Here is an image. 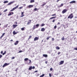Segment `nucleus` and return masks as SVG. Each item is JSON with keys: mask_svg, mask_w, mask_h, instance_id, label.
I'll return each instance as SVG.
<instances>
[{"mask_svg": "<svg viewBox=\"0 0 77 77\" xmlns=\"http://www.w3.org/2000/svg\"><path fill=\"white\" fill-rule=\"evenodd\" d=\"M38 10H39V8L37 9L36 8H35L34 9V11H38Z\"/></svg>", "mask_w": 77, "mask_h": 77, "instance_id": "19", "label": "nucleus"}, {"mask_svg": "<svg viewBox=\"0 0 77 77\" xmlns=\"http://www.w3.org/2000/svg\"><path fill=\"white\" fill-rule=\"evenodd\" d=\"M60 0H57V2H59V1H60Z\"/></svg>", "mask_w": 77, "mask_h": 77, "instance_id": "57", "label": "nucleus"}, {"mask_svg": "<svg viewBox=\"0 0 77 77\" xmlns=\"http://www.w3.org/2000/svg\"><path fill=\"white\" fill-rule=\"evenodd\" d=\"M14 14V12H10L9 13V14H8V16H10L11 15H13Z\"/></svg>", "mask_w": 77, "mask_h": 77, "instance_id": "9", "label": "nucleus"}, {"mask_svg": "<svg viewBox=\"0 0 77 77\" xmlns=\"http://www.w3.org/2000/svg\"><path fill=\"white\" fill-rule=\"evenodd\" d=\"M56 14H54L51 15L52 16H56Z\"/></svg>", "mask_w": 77, "mask_h": 77, "instance_id": "45", "label": "nucleus"}, {"mask_svg": "<svg viewBox=\"0 0 77 77\" xmlns=\"http://www.w3.org/2000/svg\"><path fill=\"white\" fill-rule=\"evenodd\" d=\"M50 71H52V70H53V69H52V68H51L50 69Z\"/></svg>", "mask_w": 77, "mask_h": 77, "instance_id": "52", "label": "nucleus"}, {"mask_svg": "<svg viewBox=\"0 0 77 77\" xmlns=\"http://www.w3.org/2000/svg\"><path fill=\"white\" fill-rule=\"evenodd\" d=\"M43 56L45 57H47L48 55L47 54H43Z\"/></svg>", "mask_w": 77, "mask_h": 77, "instance_id": "15", "label": "nucleus"}, {"mask_svg": "<svg viewBox=\"0 0 77 77\" xmlns=\"http://www.w3.org/2000/svg\"><path fill=\"white\" fill-rule=\"evenodd\" d=\"M33 5H30L28 6L29 8H33Z\"/></svg>", "mask_w": 77, "mask_h": 77, "instance_id": "10", "label": "nucleus"}, {"mask_svg": "<svg viewBox=\"0 0 77 77\" xmlns=\"http://www.w3.org/2000/svg\"><path fill=\"white\" fill-rule=\"evenodd\" d=\"M49 76H50V77H51V74L49 73Z\"/></svg>", "mask_w": 77, "mask_h": 77, "instance_id": "48", "label": "nucleus"}, {"mask_svg": "<svg viewBox=\"0 0 77 77\" xmlns=\"http://www.w3.org/2000/svg\"><path fill=\"white\" fill-rule=\"evenodd\" d=\"M31 22H32L31 20H29L28 21V23H27V25H29L31 23Z\"/></svg>", "mask_w": 77, "mask_h": 77, "instance_id": "7", "label": "nucleus"}, {"mask_svg": "<svg viewBox=\"0 0 77 77\" xmlns=\"http://www.w3.org/2000/svg\"><path fill=\"white\" fill-rule=\"evenodd\" d=\"M23 51H21V50L20 51L18 52V53H21V52H23Z\"/></svg>", "mask_w": 77, "mask_h": 77, "instance_id": "35", "label": "nucleus"}, {"mask_svg": "<svg viewBox=\"0 0 77 77\" xmlns=\"http://www.w3.org/2000/svg\"><path fill=\"white\" fill-rule=\"evenodd\" d=\"M39 39V37H35L34 38V41H38Z\"/></svg>", "mask_w": 77, "mask_h": 77, "instance_id": "6", "label": "nucleus"}, {"mask_svg": "<svg viewBox=\"0 0 77 77\" xmlns=\"http://www.w3.org/2000/svg\"><path fill=\"white\" fill-rule=\"evenodd\" d=\"M9 64H10V63H5L3 66L2 67H5V66H7V65H9Z\"/></svg>", "mask_w": 77, "mask_h": 77, "instance_id": "3", "label": "nucleus"}, {"mask_svg": "<svg viewBox=\"0 0 77 77\" xmlns=\"http://www.w3.org/2000/svg\"><path fill=\"white\" fill-rule=\"evenodd\" d=\"M63 6V4L62 3L60 5L58 8H61V7H62V6Z\"/></svg>", "mask_w": 77, "mask_h": 77, "instance_id": "18", "label": "nucleus"}, {"mask_svg": "<svg viewBox=\"0 0 77 77\" xmlns=\"http://www.w3.org/2000/svg\"><path fill=\"white\" fill-rule=\"evenodd\" d=\"M19 6V5H17L16 7L13 8L12 10H11L10 11L11 12H12V11H14L16 9H17V8H18Z\"/></svg>", "mask_w": 77, "mask_h": 77, "instance_id": "2", "label": "nucleus"}, {"mask_svg": "<svg viewBox=\"0 0 77 77\" xmlns=\"http://www.w3.org/2000/svg\"><path fill=\"white\" fill-rule=\"evenodd\" d=\"M28 60H29V59L28 58H26L24 59V61H27Z\"/></svg>", "mask_w": 77, "mask_h": 77, "instance_id": "25", "label": "nucleus"}, {"mask_svg": "<svg viewBox=\"0 0 77 77\" xmlns=\"http://www.w3.org/2000/svg\"><path fill=\"white\" fill-rule=\"evenodd\" d=\"M54 29H56V28H57V26H54Z\"/></svg>", "mask_w": 77, "mask_h": 77, "instance_id": "37", "label": "nucleus"}, {"mask_svg": "<svg viewBox=\"0 0 77 77\" xmlns=\"http://www.w3.org/2000/svg\"><path fill=\"white\" fill-rule=\"evenodd\" d=\"M64 63V61H61L60 63V65H62Z\"/></svg>", "mask_w": 77, "mask_h": 77, "instance_id": "11", "label": "nucleus"}, {"mask_svg": "<svg viewBox=\"0 0 77 77\" xmlns=\"http://www.w3.org/2000/svg\"><path fill=\"white\" fill-rule=\"evenodd\" d=\"M73 17H74V15H73V14L71 13L69 16L67 18L68 19L70 18V19H72V18Z\"/></svg>", "mask_w": 77, "mask_h": 77, "instance_id": "1", "label": "nucleus"}, {"mask_svg": "<svg viewBox=\"0 0 77 77\" xmlns=\"http://www.w3.org/2000/svg\"><path fill=\"white\" fill-rule=\"evenodd\" d=\"M17 26H18V25L15 24V25H13V27L14 28H15V27H17Z\"/></svg>", "mask_w": 77, "mask_h": 77, "instance_id": "16", "label": "nucleus"}, {"mask_svg": "<svg viewBox=\"0 0 77 77\" xmlns=\"http://www.w3.org/2000/svg\"><path fill=\"white\" fill-rule=\"evenodd\" d=\"M45 26V24H44V23H43L42 24L41 26V27H42L43 26Z\"/></svg>", "mask_w": 77, "mask_h": 77, "instance_id": "33", "label": "nucleus"}, {"mask_svg": "<svg viewBox=\"0 0 77 77\" xmlns=\"http://www.w3.org/2000/svg\"><path fill=\"white\" fill-rule=\"evenodd\" d=\"M55 48L56 50H59L60 48L58 46H57L55 47Z\"/></svg>", "mask_w": 77, "mask_h": 77, "instance_id": "21", "label": "nucleus"}, {"mask_svg": "<svg viewBox=\"0 0 77 77\" xmlns=\"http://www.w3.org/2000/svg\"><path fill=\"white\" fill-rule=\"evenodd\" d=\"M5 33H4L2 34V35L0 37V39H2L3 37V36L5 35Z\"/></svg>", "mask_w": 77, "mask_h": 77, "instance_id": "17", "label": "nucleus"}, {"mask_svg": "<svg viewBox=\"0 0 77 77\" xmlns=\"http://www.w3.org/2000/svg\"><path fill=\"white\" fill-rule=\"evenodd\" d=\"M38 72V71L36 70V71H35L34 72Z\"/></svg>", "mask_w": 77, "mask_h": 77, "instance_id": "54", "label": "nucleus"}, {"mask_svg": "<svg viewBox=\"0 0 77 77\" xmlns=\"http://www.w3.org/2000/svg\"><path fill=\"white\" fill-rule=\"evenodd\" d=\"M11 42H12V41H13V40L12 39L11 40Z\"/></svg>", "mask_w": 77, "mask_h": 77, "instance_id": "60", "label": "nucleus"}, {"mask_svg": "<svg viewBox=\"0 0 77 77\" xmlns=\"http://www.w3.org/2000/svg\"><path fill=\"white\" fill-rule=\"evenodd\" d=\"M77 17L75 16V18H77Z\"/></svg>", "mask_w": 77, "mask_h": 77, "instance_id": "61", "label": "nucleus"}, {"mask_svg": "<svg viewBox=\"0 0 77 77\" xmlns=\"http://www.w3.org/2000/svg\"><path fill=\"white\" fill-rule=\"evenodd\" d=\"M23 7H20L19 8L20 9H23Z\"/></svg>", "mask_w": 77, "mask_h": 77, "instance_id": "39", "label": "nucleus"}, {"mask_svg": "<svg viewBox=\"0 0 77 77\" xmlns=\"http://www.w3.org/2000/svg\"><path fill=\"white\" fill-rule=\"evenodd\" d=\"M35 2V1L34 0H31L30 1V3H33Z\"/></svg>", "mask_w": 77, "mask_h": 77, "instance_id": "27", "label": "nucleus"}, {"mask_svg": "<svg viewBox=\"0 0 77 77\" xmlns=\"http://www.w3.org/2000/svg\"><path fill=\"white\" fill-rule=\"evenodd\" d=\"M31 38H32V36H30L29 37V38H28V39H30Z\"/></svg>", "mask_w": 77, "mask_h": 77, "instance_id": "40", "label": "nucleus"}, {"mask_svg": "<svg viewBox=\"0 0 77 77\" xmlns=\"http://www.w3.org/2000/svg\"><path fill=\"white\" fill-rule=\"evenodd\" d=\"M57 24H58V25L60 24V22H58V23Z\"/></svg>", "mask_w": 77, "mask_h": 77, "instance_id": "56", "label": "nucleus"}, {"mask_svg": "<svg viewBox=\"0 0 77 77\" xmlns=\"http://www.w3.org/2000/svg\"><path fill=\"white\" fill-rule=\"evenodd\" d=\"M20 47H19V48H18V49H20Z\"/></svg>", "mask_w": 77, "mask_h": 77, "instance_id": "63", "label": "nucleus"}, {"mask_svg": "<svg viewBox=\"0 0 77 77\" xmlns=\"http://www.w3.org/2000/svg\"><path fill=\"white\" fill-rule=\"evenodd\" d=\"M64 39H65V37H64V36H63V38H61V40L64 41Z\"/></svg>", "mask_w": 77, "mask_h": 77, "instance_id": "30", "label": "nucleus"}, {"mask_svg": "<svg viewBox=\"0 0 77 77\" xmlns=\"http://www.w3.org/2000/svg\"><path fill=\"white\" fill-rule=\"evenodd\" d=\"M6 51H4V53H2V55H5V54H6Z\"/></svg>", "mask_w": 77, "mask_h": 77, "instance_id": "29", "label": "nucleus"}, {"mask_svg": "<svg viewBox=\"0 0 77 77\" xmlns=\"http://www.w3.org/2000/svg\"><path fill=\"white\" fill-rule=\"evenodd\" d=\"M2 56H2V55H0V58H1L2 57Z\"/></svg>", "mask_w": 77, "mask_h": 77, "instance_id": "51", "label": "nucleus"}, {"mask_svg": "<svg viewBox=\"0 0 77 77\" xmlns=\"http://www.w3.org/2000/svg\"><path fill=\"white\" fill-rule=\"evenodd\" d=\"M7 11H8V9H6L3 12H6Z\"/></svg>", "mask_w": 77, "mask_h": 77, "instance_id": "36", "label": "nucleus"}, {"mask_svg": "<svg viewBox=\"0 0 77 77\" xmlns=\"http://www.w3.org/2000/svg\"><path fill=\"white\" fill-rule=\"evenodd\" d=\"M24 12H21V15L20 16V17H23L24 16Z\"/></svg>", "mask_w": 77, "mask_h": 77, "instance_id": "8", "label": "nucleus"}, {"mask_svg": "<svg viewBox=\"0 0 77 77\" xmlns=\"http://www.w3.org/2000/svg\"><path fill=\"white\" fill-rule=\"evenodd\" d=\"M74 50H77V47L75 48L74 49Z\"/></svg>", "mask_w": 77, "mask_h": 77, "instance_id": "43", "label": "nucleus"}, {"mask_svg": "<svg viewBox=\"0 0 77 77\" xmlns=\"http://www.w3.org/2000/svg\"><path fill=\"white\" fill-rule=\"evenodd\" d=\"M15 59V57H13L11 58V59H12V60L13 59Z\"/></svg>", "mask_w": 77, "mask_h": 77, "instance_id": "41", "label": "nucleus"}, {"mask_svg": "<svg viewBox=\"0 0 77 77\" xmlns=\"http://www.w3.org/2000/svg\"><path fill=\"white\" fill-rule=\"evenodd\" d=\"M54 21H55V19H53L52 21L53 23H54Z\"/></svg>", "mask_w": 77, "mask_h": 77, "instance_id": "47", "label": "nucleus"}, {"mask_svg": "<svg viewBox=\"0 0 77 77\" xmlns=\"http://www.w3.org/2000/svg\"><path fill=\"white\" fill-rule=\"evenodd\" d=\"M14 3H15V1H12L11 2L8 4V5H11V4H12Z\"/></svg>", "mask_w": 77, "mask_h": 77, "instance_id": "5", "label": "nucleus"}, {"mask_svg": "<svg viewBox=\"0 0 77 77\" xmlns=\"http://www.w3.org/2000/svg\"><path fill=\"white\" fill-rule=\"evenodd\" d=\"M14 23H15V24H17V22H14Z\"/></svg>", "mask_w": 77, "mask_h": 77, "instance_id": "58", "label": "nucleus"}, {"mask_svg": "<svg viewBox=\"0 0 77 77\" xmlns=\"http://www.w3.org/2000/svg\"><path fill=\"white\" fill-rule=\"evenodd\" d=\"M25 28V27H23L22 28H21V30L22 31L24 30V29Z\"/></svg>", "mask_w": 77, "mask_h": 77, "instance_id": "32", "label": "nucleus"}, {"mask_svg": "<svg viewBox=\"0 0 77 77\" xmlns=\"http://www.w3.org/2000/svg\"><path fill=\"white\" fill-rule=\"evenodd\" d=\"M18 68H17V69H16L15 70V71H16V72H17V70H18Z\"/></svg>", "mask_w": 77, "mask_h": 77, "instance_id": "46", "label": "nucleus"}, {"mask_svg": "<svg viewBox=\"0 0 77 77\" xmlns=\"http://www.w3.org/2000/svg\"><path fill=\"white\" fill-rule=\"evenodd\" d=\"M56 18V17H51V18H50V19H49V20H51V19H53V18Z\"/></svg>", "mask_w": 77, "mask_h": 77, "instance_id": "20", "label": "nucleus"}, {"mask_svg": "<svg viewBox=\"0 0 77 77\" xmlns=\"http://www.w3.org/2000/svg\"><path fill=\"white\" fill-rule=\"evenodd\" d=\"M43 4L42 5V6H45V5H46V2H43Z\"/></svg>", "mask_w": 77, "mask_h": 77, "instance_id": "24", "label": "nucleus"}, {"mask_svg": "<svg viewBox=\"0 0 77 77\" xmlns=\"http://www.w3.org/2000/svg\"><path fill=\"white\" fill-rule=\"evenodd\" d=\"M8 3V1H5L4 2V3Z\"/></svg>", "mask_w": 77, "mask_h": 77, "instance_id": "34", "label": "nucleus"}, {"mask_svg": "<svg viewBox=\"0 0 77 77\" xmlns=\"http://www.w3.org/2000/svg\"><path fill=\"white\" fill-rule=\"evenodd\" d=\"M52 41H54V38H52Z\"/></svg>", "mask_w": 77, "mask_h": 77, "instance_id": "42", "label": "nucleus"}, {"mask_svg": "<svg viewBox=\"0 0 77 77\" xmlns=\"http://www.w3.org/2000/svg\"><path fill=\"white\" fill-rule=\"evenodd\" d=\"M3 53V51H2L1 52V54H2Z\"/></svg>", "mask_w": 77, "mask_h": 77, "instance_id": "55", "label": "nucleus"}, {"mask_svg": "<svg viewBox=\"0 0 77 77\" xmlns=\"http://www.w3.org/2000/svg\"><path fill=\"white\" fill-rule=\"evenodd\" d=\"M67 11H68V10L67 9H64L62 11V14H65V12H66Z\"/></svg>", "mask_w": 77, "mask_h": 77, "instance_id": "4", "label": "nucleus"}, {"mask_svg": "<svg viewBox=\"0 0 77 77\" xmlns=\"http://www.w3.org/2000/svg\"><path fill=\"white\" fill-rule=\"evenodd\" d=\"M59 29H60V27L59 28H58V30H59Z\"/></svg>", "mask_w": 77, "mask_h": 77, "instance_id": "59", "label": "nucleus"}, {"mask_svg": "<svg viewBox=\"0 0 77 77\" xmlns=\"http://www.w3.org/2000/svg\"><path fill=\"white\" fill-rule=\"evenodd\" d=\"M39 24H37L36 25H35V27H36V28H38V27H39Z\"/></svg>", "mask_w": 77, "mask_h": 77, "instance_id": "26", "label": "nucleus"}, {"mask_svg": "<svg viewBox=\"0 0 77 77\" xmlns=\"http://www.w3.org/2000/svg\"><path fill=\"white\" fill-rule=\"evenodd\" d=\"M50 37H48L47 38H46V39L47 40H48L49 39H50Z\"/></svg>", "mask_w": 77, "mask_h": 77, "instance_id": "38", "label": "nucleus"}, {"mask_svg": "<svg viewBox=\"0 0 77 77\" xmlns=\"http://www.w3.org/2000/svg\"><path fill=\"white\" fill-rule=\"evenodd\" d=\"M2 13H0V15H2Z\"/></svg>", "mask_w": 77, "mask_h": 77, "instance_id": "62", "label": "nucleus"}, {"mask_svg": "<svg viewBox=\"0 0 77 77\" xmlns=\"http://www.w3.org/2000/svg\"><path fill=\"white\" fill-rule=\"evenodd\" d=\"M36 28V25H34L33 28V30H35V29Z\"/></svg>", "mask_w": 77, "mask_h": 77, "instance_id": "22", "label": "nucleus"}, {"mask_svg": "<svg viewBox=\"0 0 77 77\" xmlns=\"http://www.w3.org/2000/svg\"><path fill=\"white\" fill-rule=\"evenodd\" d=\"M13 35H16V34H17V32H15V31H14L13 32Z\"/></svg>", "mask_w": 77, "mask_h": 77, "instance_id": "23", "label": "nucleus"}, {"mask_svg": "<svg viewBox=\"0 0 77 77\" xmlns=\"http://www.w3.org/2000/svg\"><path fill=\"white\" fill-rule=\"evenodd\" d=\"M29 63H31V62H32V61H31V60H29Z\"/></svg>", "mask_w": 77, "mask_h": 77, "instance_id": "53", "label": "nucleus"}, {"mask_svg": "<svg viewBox=\"0 0 77 77\" xmlns=\"http://www.w3.org/2000/svg\"><path fill=\"white\" fill-rule=\"evenodd\" d=\"M75 3V1H72L69 2L70 4H71L72 3Z\"/></svg>", "mask_w": 77, "mask_h": 77, "instance_id": "14", "label": "nucleus"}, {"mask_svg": "<svg viewBox=\"0 0 77 77\" xmlns=\"http://www.w3.org/2000/svg\"><path fill=\"white\" fill-rule=\"evenodd\" d=\"M32 69V66L30 67L29 68V70H31Z\"/></svg>", "mask_w": 77, "mask_h": 77, "instance_id": "28", "label": "nucleus"}, {"mask_svg": "<svg viewBox=\"0 0 77 77\" xmlns=\"http://www.w3.org/2000/svg\"><path fill=\"white\" fill-rule=\"evenodd\" d=\"M48 63V62L47 61H46L45 62V63L46 64H47V63Z\"/></svg>", "mask_w": 77, "mask_h": 77, "instance_id": "50", "label": "nucleus"}, {"mask_svg": "<svg viewBox=\"0 0 77 77\" xmlns=\"http://www.w3.org/2000/svg\"><path fill=\"white\" fill-rule=\"evenodd\" d=\"M45 30V28H43L41 29V31L42 32H44Z\"/></svg>", "mask_w": 77, "mask_h": 77, "instance_id": "13", "label": "nucleus"}, {"mask_svg": "<svg viewBox=\"0 0 77 77\" xmlns=\"http://www.w3.org/2000/svg\"><path fill=\"white\" fill-rule=\"evenodd\" d=\"M32 69H35V66H33L32 68Z\"/></svg>", "mask_w": 77, "mask_h": 77, "instance_id": "49", "label": "nucleus"}, {"mask_svg": "<svg viewBox=\"0 0 77 77\" xmlns=\"http://www.w3.org/2000/svg\"><path fill=\"white\" fill-rule=\"evenodd\" d=\"M19 42V41H17L14 43V45H17V44H18Z\"/></svg>", "mask_w": 77, "mask_h": 77, "instance_id": "12", "label": "nucleus"}, {"mask_svg": "<svg viewBox=\"0 0 77 77\" xmlns=\"http://www.w3.org/2000/svg\"><path fill=\"white\" fill-rule=\"evenodd\" d=\"M43 40H42V42H43Z\"/></svg>", "mask_w": 77, "mask_h": 77, "instance_id": "64", "label": "nucleus"}, {"mask_svg": "<svg viewBox=\"0 0 77 77\" xmlns=\"http://www.w3.org/2000/svg\"><path fill=\"white\" fill-rule=\"evenodd\" d=\"M44 75H45L44 74H43L42 75H41L40 76V77H44Z\"/></svg>", "mask_w": 77, "mask_h": 77, "instance_id": "31", "label": "nucleus"}, {"mask_svg": "<svg viewBox=\"0 0 77 77\" xmlns=\"http://www.w3.org/2000/svg\"><path fill=\"white\" fill-rule=\"evenodd\" d=\"M60 54V52H58L57 53V54L59 55V54Z\"/></svg>", "mask_w": 77, "mask_h": 77, "instance_id": "44", "label": "nucleus"}]
</instances>
